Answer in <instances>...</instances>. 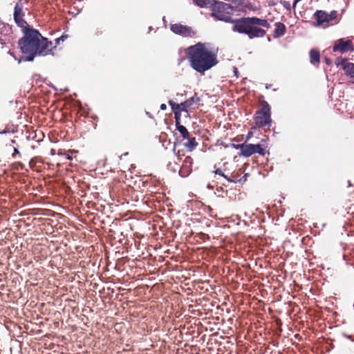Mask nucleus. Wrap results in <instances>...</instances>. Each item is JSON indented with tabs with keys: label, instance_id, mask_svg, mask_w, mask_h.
I'll list each match as a JSON object with an SVG mask.
<instances>
[{
	"label": "nucleus",
	"instance_id": "f257e3e1",
	"mask_svg": "<svg viewBox=\"0 0 354 354\" xmlns=\"http://www.w3.org/2000/svg\"><path fill=\"white\" fill-rule=\"evenodd\" d=\"M23 57L19 59L21 61L32 62L36 56H45L48 55L53 49V43L48 41L35 29L26 28L24 37L18 43Z\"/></svg>",
	"mask_w": 354,
	"mask_h": 354
},
{
	"label": "nucleus",
	"instance_id": "f03ea898",
	"mask_svg": "<svg viewBox=\"0 0 354 354\" xmlns=\"http://www.w3.org/2000/svg\"><path fill=\"white\" fill-rule=\"evenodd\" d=\"M187 59L196 71L203 73L218 63L216 53L208 44L198 42L187 50Z\"/></svg>",
	"mask_w": 354,
	"mask_h": 354
},
{
	"label": "nucleus",
	"instance_id": "7ed1b4c3",
	"mask_svg": "<svg viewBox=\"0 0 354 354\" xmlns=\"http://www.w3.org/2000/svg\"><path fill=\"white\" fill-rule=\"evenodd\" d=\"M236 8L229 3L216 1L212 9V16L219 21L227 23L232 21V14Z\"/></svg>",
	"mask_w": 354,
	"mask_h": 354
},
{
	"label": "nucleus",
	"instance_id": "20e7f679",
	"mask_svg": "<svg viewBox=\"0 0 354 354\" xmlns=\"http://www.w3.org/2000/svg\"><path fill=\"white\" fill-rule=\"evenodd\" d=\"M254 120L258 127L271 126V111L268 102H265L261 109L256 113Z\"/></svg>",
	"mask_w": 354,
	"mask_h": 354
},
{
	"label": "nucleus",
	"instance_id": "39448f33",
	"mask_svg": "<svg viewBox=\"0 0 354 354\" xmlns=\"http://www.w3.org/2000/svg\"><path fill=\"white\" fill-rule=\"evenodd\" d=\"M230 23L233 24L232 29L234 32L245 35L248 34L251 24L249 17H243L237 19H232V21Z\"/></svg>",
	"mask_w": 354,
	"mask_h": 354
},
{
	"label": "nucleus",
	"instance_id": "423d86ee",
	"mask_svg": "<svg viewBox=\"0 0 354 354\" xmlns=\"http://www.w3.org/2000/svg\"><path fill=\"white\" fill-rule=\"evenodd\" d=\"M199 102L200 98L197 96L196 94H194L192 97L180 104H177L172 100H169V104L170 105L172 110L176 109L187 113V108L192 107L193 104H198Z\"/></svg>",
	"mask_w": 354,
	"mask_h": 354
},
{
	"label": "nucleus",
	"instance_id": "0eeeda50",
	"mask_svg": "<svg viewBox=\"0 0 354 354\" xmlns=\"http://www.w3.org/2000/svg\"><path fill=\"white\" fill-rule=\"evenodd\" d=\"M171 30L176 34L183 37H192L195 35V32L191 27L183 25L181 24H174L171 25Z\"/></svg>",
	"mask_w": 354,
	"mask_h": 354
},
{
	"label": "nucleus",
	"instance_id": "6e6552de",
	"mask_svg": "<svg viewBox=\"0 0 354 354\" xmlns=\"http://www.w3.org/2000/svg\"><path fill=\"white\" fill-rule=\"evenodd\" d=\"M353 50L354 48L351 39L345 41L344 39H339L335 42V44L333 46L334 52L338 51L341 53H344L346 52Z\"/></svg>",
	"mask_w": 354,
	"mask_h": 354
},
{
	"label": "nucleus",
	"instance_id": "1a4fd4ad",
	"mask_svg": "<svg viewBox=\"0 0 354 354\" xmlns=\"http://www.w3.org/2000/svg\"><path fill=\"white\" fill-rule=\"evenodd\" d=\"M314 18L316 21L314 23L315 26H324L329 23L328 13L323 10H317L314 14Z\"/></svg>",
	"mask_w": 354,
	"mask_h": 354
},
{
	"label": "nucleus",
	"instance_id": "9d476101",
	"mask_svg": "<svg viewBox=\"0 0 354 354\" xmlns=\"http://www.w3.org/2000/svg\"><path fill=\"white\" fill-rule=\"evenodd\" d=\"M192 158L190 156L185 157L179 171L180 176L187 177L192 171Z\"/></svg>",
	"mask_w": 354,
	"mask_h": 354
},
{
	"label": "nucleus",
	"instance_id": "9b49d317",
	"mask_svg": "<svg viewBox=\"0 0 354 354\" xmlns=\"http://www.w3.org/2000/svg\"><path fill=\"white\" fill-rule=\"evenodd\" d=\"M266 33V30L263 29L250 24L247 35L250 39H253L255 37H263Z\"/></svg>",
	"mask_w": 354,
	"mask_h": 354
},
{
	"label": "nucleus",
	"instance_id": "f8f14e48",
	"mask_svg": "<svg viewBox=\"0 0 354 354\" xmlns=\"http://www.w3.org/2000/svg\"><path fill=\"white\" fill-rule=\"evenodd\" d=\"M341 65L344 71L345 74L348 76L351 81L354 83V64L342 60Z\"/></svg>",
	"mask_w": 354,
	"mask_h": 354
},
{
	"label": "nucleus",
	"instance_id": "ddd939ff",
	"mask_svg": "<svg viewBox=\"0 0 354 354\" xmlns=\"http://www.w3.org/2000/svg\"><path fill=\"white\" fill-rule=\"evenodd\" d=\"M254 153L255 150L254 144H241L240 156L244 157H250V156Z\"/></svg>",
	"mask_w": 354,
	"mask_h": 354
},
{
	"label": "nucleus",
	"instance_id": "4468645a",
	"mask_svg": "<svg viewBox=\"0 0 354 354\" xmlns=\"http://www.w3.org/2000/svg\"><path fill=\"white\" fill-rule=\"evenodd\" d=\"M250 23L255 26H259L266 28H269L270 27V24L268 22L266 19H260L258 17H249Z\"/></svg>",
	"mask_w": 354,
	"mask_h": 354
},
{
	"label": "nucleus",
	"instance_id": "2eb2a0df",
	"mask_svg": "<svg viewBox=\"0 0 354 354\" xmlns=\"http://www.w3.org/2000/svg\"><path fill=\"white\" fill-rule=\"evenodd\" d=\"M275 29L274 31V37L278 38L281 37L284 35L286 32V26L285 25L281 22H277L274 24Z\"/></svg>",
	"mask_w": 354,
	"mask_h": 354
},
{
	"label": "nucleus",
	"instance_id": "dca6fc26",
	"mask_svg": "<svg viewBox=\"0 0 354 354\" xmlns=\"http://www.w3.org/2000/svg\"><path fill=\"white\" fill-rule=\"evenodd\" d=\"M214 2L212 0H193V3L195 5L201 8H211V9H212Z\"/></svg>",
	"mask_w": 354,
	"mask_h": 354
},
{
	"label": "nucleus",
	"instance_id": "f3484780",
	"mask_svg": "<svg viewBox=\"0 0 354 354\" xmlns=\"http://www.w3.org/2000/svg\"><path fill=\"white\" fill-rule=\"evenodd\" d=\"M320 61V54L317 50L312 49L310 51V62L312 64H318Z\"/></svg>",
	"mask_w": 354,
	"mask_h": 354
},
{
	"label": "nucleus",
	"instance_id": "a211bd4d",
	"mask_svg": "<svg viewBox=\"0 0 354 354\" xmlns=\"http://www.w3.org/2000/svg\"><path fill=\"white\" fill-rule=\"evenodd\" d=\"M186 140H187V142L184 144L185 147H187L189 151H192L194 149H196V146L198 145L197 142H196L195 138H191L190 136H189V138H187Z\"/></svg>",
	"mask_w": 354,
	"mask_h": 354
},
{
	"label": "nucleus",
	"instance_id": "6ab92c4d",
	"mask_svg": "<svg viewBox=\"0 0 354 354\" xmlns=\"http://www.w3.org/2000/svg\"><path fill=\"white\" fill-rule=\"evenodd\" d=\"M14 20L18 26L22 28L23 32L26 30V28H30V26L27 25V22L23 19V15L16 17H14Z\"/></svg>",
	"mask_w": 354,
	"mask_h": 354
},
{
	"label": "nucleus",
	"instance_id": "aec40b11",
	"mask_svg": "<svg viewBox=\"0 0 354 354\" xmlns=\"http://www.w3.org/2000/svg\"><path fill=\"white\" fill-rule=\"evenodd\" d=\"M21 1H22V0H20L19 1H18L15 6L14 17H15L23 15L22 10H23L24 5Z\"/></svg>",
	"mask_w": 354,
	"mask_h": 354
},
{
	"label": "nucleus",
	"instance_id": "412c9836",
	"mask_svg": "<svg viewBox=\"0 0 354 354\" xmlns=\"http://www.w3.org/2000/svg\"><path fill=\"white\" fill-rule=\"evenodd\" d=\"M176 127V130L178 131V132L180 133L181 136L183 137V140L189 138V133L187 131V128L184 127L183 125L180 124L178 125Z\"/></svg>",
	"mask_w": 354,
	"mask_h": 354
},
{
	"label": "nucleus",
	"instance_id": "4be33fe9",
	"mask_svg": "<svg viewBox=\"0 0 354 354\" xmlns=\"http://www.w3.org/2000/svg\"><path fill=\"white\" fill-rule=\"evenodd\" d=\"M174 113V118H175V122H176V127L180 125V110H172Z\"/></svg>",
	"mask_w": 354,
	"mask_h": 354
},
{
	"label": "nucleus",
	"instance_id": "5701e85b",
	"mask_svg": "<svg viewBox=\"0 0 354 354\" xmlns=\"http://www.w3.org/2000/svg\"><path fill=\"white\" fill-rule=\"evenodd\" d=\"M255 153H259L261 156H264L266 153V151L262 147L261 145H254Z\"/></svg>",
	"mask_w": 354,
	"mask_h": 354
},
{
	"label": "nucleus",
	"instance_id": "b1692460",
	"mask_svg": "<svg viewBox=\"0 0 354 354\" xmlns=\"http://www.w3.org/2000/svg\"><path fill=\"white\" fill-rule=\"evenodd\" d=\"M10 37L4 36L3 37H0V44L1 45V47L3 48V46L10 42Z\"/></svg>",
	"mask_w": 354,
	"mask_h": 354
},
{
	"label": "nucleus",
	"instance_id": "393cba45",
	"mask_svg": "<svg viewBox=\"0 0 354 354\" xmlns=\"http://www.w3.org/2000/svg\"><path fill=\"white\" fill-rule=\"evenodd\" d=\"M280 3H281V4L283 6V8H284L286 10H288V11H289V12H290V11H291L292 6H291V5H290V2L286 1H280Z\"/></svg>",
	"mask_w": 354,
	"mask_h": 354
},
{
	"label": "nucleus",
	"instance_id": "a878e982",
	"mask_svg": "<svg viewBox=\"0 0 354 354\" xmlns=\"http://www.w3.org/2000/svg\"><path fill=\"white\" fill-rule=\"evenodd\" d=\"M216 174H218L223 177H224L228 182H234V180H231L230 178H227L225 174L222 171L221 169H217L216 170H215L214 171Z\"/></svg>",
	"mask_w": 354,
	"mask_h": 354
},
{
	"label": "nucleus",
	"instance_id": "bb28decb",
	"mask_svg": "<svg viewBox=\"0 0 354 354\" xmlns=\"http://www.w3.org/2000/svg\"><path fill=\"white\" fill-rule=\"evenodd\" d=\"M328 17H330L328 19L329 22L331 21L333 19H335L337 17V12L333 10L331 11L330 14H328Z\"/></svg>",
	"mask_w": 354,
	"mask_h": 354
},
{
	"label": "nucleus",
	"instance_id": "cd10ccee",
	"mask_svg": "<svg viewBox=\"0 0 354 354\" xmlns=\"http://www.w3.org/2000/svg\"><path fill=\"white\" fill-rule=\"evenodd\" d=\"M232 146L235 148L236 149H240L241 150V145H235V144H232Z\"/></svg>",
	"mask_w": 354,
	"mask_h": 354
},
{
	"label": "nucleus",
	"instance_id": "c85d7f7f",
	"mask_svg": "<svg viewBox=\"0 0 354 354\" xmlns=\"http://www.w3.org/2000/svg\"><path fill=\"white\" fill-rule=\"evenodd\" d=\"M67 37L68 36L66 35H63L60 37H59V39H60L62 41H64L67 38Z\"/></svg>",
	"mask_w": 354,
	"mask_h": 354
},
{
	"label": "nucleus",
	"instance_id": "c756f323",
	"mask_svg": "<svg viewBox=\"0 0 354 354\" xmlns=\"http://www.w3.org/2000/svg\"><path fill=\"white\" fill-rule=\"evenodd\" d=\"M325 62L326 64L330 65V64H331L332 61L329 58L326 57Z\"/></svg>",
	"mask_w": 354,
	"mask_h": 354
},
{
	"label": "nucleus",
	"instance_id": "7c9ffc66",
	"mask_svg": "<svg viewBox=\"0 0 354 354\" xmlns=\"http://www.w3.org/2000/svg\"><path fill=\"white\" fill-rule=\"evenodd\" d=\"M64 157L69 160H71L73 159L72 156L69 153H66Z\"/></svg>",
	"mask_w": 354,
	"mask_h": 354
},
{
	"label": "nucleus",
	"instance_id": "2f4dec72",
	"mask_svg": "<svg viewBox=\"0 0 354 354\" xmlns=\"http://www.w3.org/2000/svg\"><path fill=\"white\" fill-rule=\"evenodd\" d=\"M166 109H167V106H166V104H162L160 105V109H161V110L164 111V110H165Z\"/></svg>",
	"mask_w": 354,
	"mask_h": 354
},
{
	"label": "nucleus",
	"instance_id": "473e14b6",
	"mask_svg": "<svg viewBox=\"0 0 354 354\" xmlns=\"http://www.w3.org/2000/svg\"><path fill=\"white\" fill-rule=\"evenodd\" d=\"M18 153H19V150L17 148L14 147V153L12 154V156H15V154Z\"/></svg>",
	"mask_w": 354,
	"mask_h": 354
},
{
	"label": "nucleus",
	"instance_id": "72a5a7b5",
	"mask_svg": "<svg viewBox=\"0 0 354 354\" xmlns=\"http://www.w3.org/2000/svg\"><path fill=\"white\" fill-rule=\"evenodd\" d=\"M66 153L65 152H63L62 151H59L57 154L58 156H64L66 155Z\"/></svg>",
	"mask_w": 354,
	"mask_h": 354
},
{
	"label": "nucleus",
	"instance_id": "f704fd0d",
	"mask_svg": "<svg viewBox=\"0 0 354 354\" xmlns=\"http://www.w3.org/2000/svg\"><path fill=\"white\" fill-rule=\"evenodd\" d=\"M55 44H56V45H59V43H60V41H61L60 39H59V38H57V39L55 40Z\"/></svg>",
	"mask_w": 354,
	"mask_h": 354
},
{
	"label": "nucleus",
	"instance_id": "c9c22d12",
	"mask_svg": "<svg viewBox=\"0 0 354 354\" xmlns=\"http://www.w3.org/2000/svg\"><path fill=\"white\" fill-rule=\"evenodd\" d=\"M269 5H270V6H274V3L273 2H271V3L270 2V3H269Z\"/></svg>",
	"mask_w": 354,
	"mask_h": 354
},
{
	"label": "nucleus",
	"instance_id": "e433bc0d",
	"mask_svg": "<svg viewBox=\"0 0 354 354\" xmlns=\"http://www.w3.org/2000/svg\"><path fill=\"white\" fill-rule=\"evenodd\" d=\"M234 73H235V74H237V69L236 68L234 69Z\"/></svg>",
	"mask_w": 354,
	"mask_h": 354
},
{
	"label": "nucleus",
	"instance_id": "4c0bfd02",
	"mask_svg": "<svg viewBox=\"0 0 354 354\" xmlns=\"http://www.w3.org/2000/svg\"><path fill=\"white\" fill-rule=\"evenodd\" d=\"M9 53L10 55L14 56L13 54L12 53H10V51H9Z\"/></svg>",
	"mask_w": 354,
	"mask_h": 354
}]
</instances>
